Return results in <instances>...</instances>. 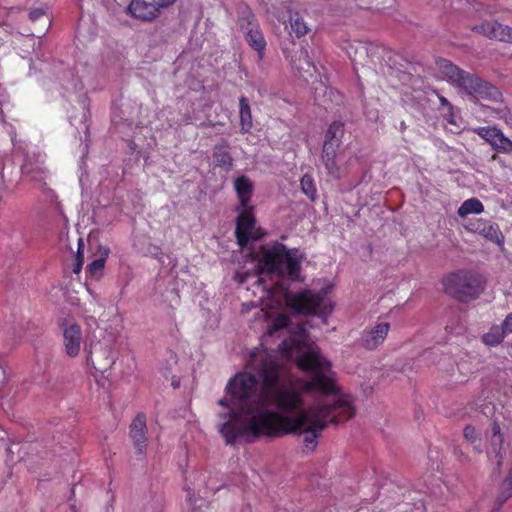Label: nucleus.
<instances>
[{"label": "nucleus", "mask_w": 512, "mask_h": 512, "mask_svg": "<svg viewBox=\"0 0 512 512\" xmlns=\"http://www.w3.org/2000/svg\"><path fill=\"white\" fill-rule=\"evenodd\" d=\"M473 132L489 143L495 151L499 153L512 152V140L506 137L499 128L491 126L476 127Z\"/></svg>", "instance_id": "obj_13"}, {"label": "nucleus", "mask_w": 512, "mask_h": 512, "mask_svg": "<svg viewBox=\"0 0 512 512\" xmlns=\"http://www.w3.org/2000/svg\"><path fill=\"white\" fill-rule=\"evenodd\" d=\"M285 300L289 308L302 315L327 317L334 308L332 302L326 300L324 293H314L311 290L288 294Z\"/></svg>", "instance_id": "obj_7"}, {"label": "nucleus", "mask_w": 512, "mask_h": 512, "mask_svg": "<svg viewBox=\"0 0 512 512\" xmlns=\"http://www.w3.org/2000/svg\"><path fill=\"white\" fill-rule=\"evenodd\" d=\"M290 30V33L294 34L297 38L305 36L309 31L307 23L298 12L290 14Z\"/></svg>", "instance_id": "obj_28"}, {"label": "nucleus", "mask_w": 512, "mask_h": 512, "mask_svg": "<svg viewBox=\"0 0 512 512\" xmlns=\"http://www.w3.org/2000/svg\"><path fill=\"white\" fill-rule=\"evenodd\" d=\"M244 38L248 45L257 52L259 59H262L264 57L267 43L261 27L258 26L253 32L245 34Z\"/></svg>", "instance_id": "obj_25"}, {"label": "nucleus", "mask_w": 512, "mask_h": 512, "mask_svg": "<svg viewBox=\"0 0 512 512\" xmlns=\"http://www.w3.org/2000/svg\"><path fill=\"white\" fill-rule=\"evenodd\" d=\"M95 354H97V352H91L88 356H87V364L90 365L93 369H95L96 371L98 372H104L106 369H108L109 367H111L112 365V360L109 359L108 357H106L104 359V362H100V361H97L95 359Z\"/></svg>", "instance_id": "obj_35"}, {"label": "nucleus", "mask_w": 512, "mask_h": 512, "mask_svg": "<svg viewBox=\"0 0 512 512\" xmlns=\"http://www.w3.org/2000/svg\"><path fill=\"white\" fill-rule=\"evenodd\" d=\"M258 375L238 373L226 385V393L237 409H231L220 417L227 418L219 429L226 444L233 445L240 438L247 443L266 437L279 438L281 433L290 432L301 425L302 418L291 419L271 409H265V398L262 392L255 395Z\"/></svg>", "instance_id": "obj_1"}, {"label": "nucleus", "mask_w": 512, "mask_h": 512, "mask_svg": "<svg viewBox=\"0 0 512 512\" xmlns=\"http://www.w3.org/2000/svg\"><path fill=\"white\" fill-rule=\"evenodd\" d=\"M234 188L239 199L240 208L250 207L249 203L253 194V183L245 175L238 177L234 181Z\"/></svg>", "instance_id": "obj_20"}, {"label": "nucleus", "mask_w": 512, "mask_h": 512, "mask_svg": "<svg viewBox=\"0 0 512 512\" xmlns=\"http://www.w3.org/2000/svg\"><path fill=\"white\" fill-rule=\"evenodd\" d=\"M344 136V123L341 121L332 122L324 137V141H330L333 143H341V139Z\"/></svg>", "instance_id": "obj_32"}, {"label": "nucleus", "mask_w": 512, "mask_h": 512, "mask_svg": "<svg viewBox=\"0 0 512 512\" xmlns=\"http://www.w3.org/2000/svg\"><path fill=\"white\" fill-rule=\"evenodd\" d=\"M512 496L511 487L502 486L500 493L498 494L494 506L492 508V512H499L503 504Z\"/></svg>", "instance_id": "obj_36"}, {"label": "nucleus", "mask_w": 512, "mask_h": 512, "mask_svg": "<svg viewBox=\"0 0 512 512\" xmlns=\"http://www.w3.org/2000/svg\"><path fill=\"white\" fill-rule=\"evenodd\" d=\"M438 98H439V101H440L441 106H443V107H447L449 111H452L453 106H452V104L448 101V99H447L446 97H444V96H442V95H439V96H438Z\"/></svg>", "instance_id": "obj_42"}, {"label": "nucleus", "mask_w": 512, "mask_h": 512, "mask_svg": "<svg viewBox=\"0 0 512 512\" xmlns=\"http://www.w3.org/2000/svg\"><path fill=\"white\" fill-rule=\"evenodd\" d=\"M84 244H83V241L82 239H79V242H78V250H77V254H76V257H75V263H74V267H73V272L78 274L81 269H82V265H83V262H84Z\"/></svg>", "instance_id": "obj_37"}, {"label": "nucleus", "mask_w": 512, "mask_h": 512, "mask_svg": "<svg viewBox=\"0 0 512 512\" xmlns=\"http://www.w3.org/2000/svg\"><path fill=\"white\" fill-rule=\"evenodd\" d=\"M339 147L340 143L324 141L321 154V159L327 173L336 178L340 177V168L336 162Z\"/></svg>", "instance_id": "obj_18"}, {"label": "nucleus", "mask_w": 512, "mask_h": 512, "mask_svg": "<svg viewBox=\"0 0 512 512\" xmlns=\"http://www.w3.org/2000/svg\"><path fill=\"white\" fill-rule=\"evenodd\" d=\"M290 319L286 315H279L273 323V327L275 330L283 329L288 326Z\"/></svg>", "instance_id": "obj_38"}, {"label": "nucleus", "mask_w": 512, "mask_h": 512, "mask_svg": "<svg viewBox=\"0 0 512 512\" xmlns=\"http://www.w3.org/2000/svg\"><path fill=\"white\" fill-rule=\"evenodd\" d=\"M442 284L446 294L461 303H468L484 292L486 280L477 272L462 269L447 274Z\"/></svg>", "instance_id": "obj_6"}, {"label": "nucleus", "mask_w": 512, "mask_h": 512, "mask_svg": "<svg viewBox=\"0 0 512 512\" xmlns=\"http://www.w3.org/2000/svg\"><path fill=\"white\" fill-rule=\"evenodd\" d=\"M463 436L468 442H470V444L473 445V449L476 453L481 454L483 452L481 448V441L478 439L476 429L473 426L467 425L463 430Z\"/></svg>", "instance_id": "obj_34"}, {"label": "nucleus", "mask_w": 512, "mask_h": 512, "mask_svg": "<svg viewBox=\"0 0 512 512\" xmlns=\"http://www.w3.org/2000/svg\"><path fill=\"white\" fill-rule=\"evenodd\" d=\"M177 0H154V3L158 6L159 11L162 9L172 6Z\"/></svg>", "instance_id": "obj_41"}, {"label": "nucleus", "mask_w": 512, "mask_h": 512, "mask_svg": "<svg viewBox=\"0 0 512 512\" xmlns=\"http://www.w3.org/2000/svg\"><path fill=\"white\" fill-rule=\"evenodd\" d=\"M256 283H258L259 285L262 284V279L259 277V275L256 277Z\"/></svg>", "instance_id": "obj_45"}, {"label": "nucleus", "mask_w": 512, "mask_h": 512, "mask_svg": "<svg viewBox=\"0 0 512 512\" xmlns=\"http://www.w3.org/2000/svg\"><path fill=\"white\" fill-rule=\"evenodd\" d=\"M239 119L241 133H249L253 127V119L249 100L245 96L239 98Z\"/></svg>", "instance_id": "obj_24"}, {"label": "nucleus", "mask_w": 512, "mask_h": 512, "mask_svg": "<svg viewBox=\"0 0 512 512\" xmlns=\"http://www.w3.org/2000/svg\"><path fill=\"white\" fill-rule=\"evenodd\" d=\"M376 49H378V47L373 43H359V45L355 48L354 55L349 52V56L354 64L363 65L365 62V57L368 56V52L375 51Z\"/></svg>", "instance_id": "obj_29"}, {"label": "nucleus", "mask_w": 512, "mask_h": 512, "mask_svg": "<svg viewBox=\"0 0 512 512\" xmlns=\"http://www.w3.org/2000/svg\"><path fill=\"white\" fill-rule=\"evenodd\" d=\"M110 249L109 247H100V257L93 260L88 266H87V272L92 277H100L102 275V271L105 266V262L109 256Z\"/></svg>", "instance_id": "obj_27"}, {"label": "nucleus", "mask_w": 512, "mask_h": 512, "mask_svg": "<svg viewBox=\"0 0 512 512\" xmlns=\"http://www.w3.org/2000/svg\"><path fill=\"white\" fill-rule=\"evenodd\" d=\"M44 15H45V11L42 8H36V9H33L30 11L29 19L32 22H35L38 19H40L41 17H43Z\"/></svg>", "instance_id": "obj_40"}, {"label": "nucleus", "mask_w": 512, "mask_h": 512, "mask_svg": "<svg viewBox=\"0 0 512 512\" xmlns=\"http://www.w3.org/2000/svg\"><path fill=\"white\" fill-rule=\"evenodd\" d=\"M484 211L483 203L477 198L465 200L458 208L457 214L461 218H465L470 214H480Z\"/></svg>", "instance_id": "obj_26"}, {"label": "nucleus", "mask_w": 512, "mask_h": 512, "mask_svg": "<svg viewBox=\"0 0 512 512\" xmlns=\"http://www.w3.org/2000/svg\"><path fill=\"white\" fill-rule=\"evenodd\" d=\"M501 326L506 335L512 334V312L506 316Z\"/></svg>", "instance_id": "obj_39"}, {"label": "nucleus", "mask_w": 512, "mask_h": 512, "mask_svg": "<svg viewBox=\"0 0 512 512\" xmlns=\"http://www.w3.org/2000/svg\"><path fill=\"white\" fill-rule=\"evenodd\" d=\"M260 252L259 275L277 276L293 282L300 279L302 256L297 248L289 249L285 244L275 242L261 246Z\"/></svg>", "instance_id": "obj_4"}, {"label": "nucleus", "mask_w": 512, "mask_h": 512, "mask_svg": "<svg viewBox=\"0 0 512 512\" xmlns=\"http://www.w3.org/2000/svg\"><path fill=\"white\" fill-rule=\"evenodd\" d=\"M492 436L490 439V447L491 450L488 453L490 456L491 454H494V457L496 459L497 466H501L503 462V456H502V445L504 442V437L501 433V428L498 422L494 421L492 424Z\"/></svg>", "instance_id": "obj_23"}, {"label": "nucleus", "mask_w": 512, "mask_h": 512, "mask_svg": "<svg viewBox=\"0 0 512 512\" xmlns=\"http://www.w3.org/2000/svg\"><path fill=\"white\" fill-rule=\"evenodd\" d=\"M390 325L386 322L375 325L372 329L365 331L362 337V345L367 350H375L386 339Z\"/></svg>", "instance_id": "obj_17"}, {"label": "nucleus", "mask_w": 512, "mask_h": 512, "mask_svg": "<svg viewBox=\"0 0 512 512\" xmlns=\"http://www.w3.org/2000/svg\"><path fill=\"white\" fill-rule=\"evenodd\" d=\"M248 365L262 382L265 409L274 406L278 410L276 412L284 416H296L301 411H309V408L303 409L302 392L292 384H282L285 369L276 355L267 350L255 349L250 354Z\"/></svg>", "instance_id": "obj_2"}, {"label": "nucleus", "mask_w": 512, "mask_h": 512, "mask_svg": "<svg viewBox=\"0 0 512 512\" xmlns=\"http://www.w3.org/2000/svg\"><path fill=\"white\" fill-rule=\"evenodd\" d=\"M242 212L236 220L235 236L237 243L241 248L248 245L252 231L256 224V219L253 215V206L241 208Z\"/></svg>", "instance_id": "obj_14"}, {"label": "nucleus", "mask_w": 512, "mask_h": 512, "mask_svg": "<svg viewBox=\"0 0 512 512\" xmlns=\"http://www.w3.org/2000/svg\"><path fill=\"white\" fill-rule=\"evenodd\" d=\"M465 229L468 232L481 235L486 240L493 242L500 247L504 246L505 237L497 223H493L482 218L471 219L465 225Z\"/></svg>", "instance_id": "obj_11"}, {"label": "nucleus", "mask_w": 512, "mask_h": 512, "mask_svg": "<svg viewBox=\"0 0 512 512\" xmlns=\"http://www.w3.org/2000/svg\"><path fill=\"white\" fill-rule=\"evenodd\" d=\"M435 65L438 72L449 83L453 84L456 78L460 75L463 69L455 65L452 61L446 58H437Z\"/></svg>", "instance_id": "obj_22"}, {"label": "nucleus", "mask_w": 512, "mask_h": 512, "mask_svg": "<svg viewBox=\"0 0 512 512\" xmlns=\"http://www.w3.org/2000/svg\"><path fill=\"white\" fill-rule=\"evenodd\" d=\"M64 338L65 351L68 356L75 357L80 352L82 341V331L80 326L75 322L73 317L68 316L59 323Z\"/></svg>", "instance_id": "obj_12"}, {"label": "nucleus", "mask_w": 512, "mask_h": 512, "mask_svg": "<svg viewBox=\"0 0 512 512\" xmlns=\"http://www.w3.org/2000/svg\"><path fill=\"white\" fill-rule=\"evenodd\" d=\"M307 338L306 329L299 327L294 337L281 343L280 349L287 357H292L294 352L303 351L302 355L297 358L296 364L304 372L314 374L321 370H329L331 368L330 361L322 357L318 348L309 345Z\"/></svg>", "instance_id": "obj_5"}, {"label": "nucleus", "mask_w": 512, "mask_h": 512, "mask_svg": "<svg viewBox=\"0 0 512 512\" xmlns=\"http://www.w3.org/2000/svg\"><path fill=\"white\" fill-rule=\"evenodd\" d=\"M503 485L511 487L512 489V469L508 472L507 476L505 477Z\"/></svg>", "instance_id": "obj_43"}, {"label": "nucleus", "mask_w": 512, "mask_h": 512, "mask_svg": "<svg viewBox=\"0 0 512 512\" xmlns=\"http://www.w3.org/2000/svg\"><path fill=\"white\" fill-rule=\"evenodd\" d=\"M127 11L132 17L144 22H152L161 14L154 2L146 0H131Z\"/></svg>", "instance_id": "obj_16"}, {"label": "nucleus", "mask_w": 512, "mask_h": 512, "mask_svg": "<svg viewBox=\"0 0 512 512\" xmlns=\"http://www.w3.org/2000/svg\"><path fill=\"white\" fill-rule=\"evenodd\" d=\"M302 192L312 201L317 198V189L314 179L309 174H304L300 180Z\"/></svg>", "instance_id": "obj_33"}, {"label": "nucleus", "mask_w": 512, "mask_h": 512, "mask_svg": "<svg viewBox=\"0 0 512 512\" xmlns=\"http://www.w3.org/2000/svg\"><path fill=\"white\" fill-rule=\"evenodd\" d=\"M506 334L501 325H493L490 330L482 337L483 342L488 346H496L500 344Z\"/></svg>", "instance_id": "obj_31"}, {"label": "nucleus", "mask_w": 512, "mask_h": 512, "mask_svg": "<svg viewBox=\"0 0 512 512\" xmlns=\"http://www.w3.org/2000/svg\"><path fill=\"white\" fill-rule=\"evenodd\" d=\"M354 415L355 407L351 405L350 401L347 398H339L333 404L310 407L309 411H301L296 416H288L291 419L302 418L301 425L290 432L281 433L279 437L302 432L303 448L307 452H312L317 447L321 432L329 423L339 424L353 418Z\"/></svg>", "instance_id": "obj_3"}, {"label": "nucleus", "mask_w": 512, "mask_h": 512, "mask_svg": "<svg viewBox=\"0 0 512 512\" xmlns=\"http://www.w3.org/2000/svg\"><path fill=\"white\" fill-rule=\"evenodd\" d=\"M146 415L138 413L129 427V436L133 442L136 453L143 458L147 449Z\"/></svg>", "instance_id": "obj_15"}, {"label": "nucleus", "mask_w": 512, "mask_h": 512, "mask_svg": "<svg viewBox=\"0 0 512 512\" xmlns=\"http://www.w3.org/2000/svg\"><path fill=\"white\" fill-rule=\"evenodd\" d=\"M303 389L307 393H316L324 396L333 395L335 398L330 404H333L335 400L339 398H347L350 403L352 399L348 395H338L339 388L336 385L334 372L331 368L329 370H321L311 375V377L303 382ZM327 403H323L326 405ZM353 406V404H351ZM322 406V404H320ZM315 407H319L316 405Z\"/></svg>", "instance_id": "obj_9"}, {"label": "nucleus", "mask_w": 512, "mask_h": 512, "mask_svg": "<svg viewBox=\"0 0 512 512\" xmlns=\"http://www.w3.org/2000/svg\"><path fill=\"white\" fill-rule=\"evenodd\" d=\"M291 65L298 71L299 75L305 79H307L308 76H312L313 72L316 71V66L310 59L306 48H301L296 52V54L291 58Z\"/></svg>", "instance_id": "obj_19"}, {"label": "nucleus", "mask_w": 512, "mask_h": 512, "mask_svg": "<svg viewBox=\"0 0 512 512\" xmlns=\"http://www.w3.org/2000/svg\"><path fill=\"white\" fill-rule=\"evenodd\" d=\"M452 86L473 98H480L492 102L502 101V93L500 90L475 73L462 70Z\"/></svg>", "instance_id": "obj_8"}, {"label": "nucleus", "mask_w": 512, "mask_h": 512, "mask_svg": "<svg viewBox=\"0 0 512 512\" xmlns=\"http://www.w3.org/2000/svg\"><path fill=\"white\" fill-rule=\"evenodd\" d=\"M218 404L220 406H223V407H226V408H229V411L232 409L230 406H229V403H228V400L226 398H222L218 401Z\"/></svg>", "instance_id": "obj_44"}, {"label": "nucleus", "mask_w": 512, "mask_h": 512, "mask_svg": "<svg viewBox=\"0 0 512 512\" xmlns=\"http://www.w3.org/2000/svg\"><path fill=\"white\" fill-rule=\"evenodd\" d=\"M213 159L216 166L221 167L226 171H230L233 167L231 154L225 148L216 147L213 152Z\"/></svg>", "instance_id": "obj_30"}, {"label": "nucleus", "mask_w": 512, "mask_h": 512, "mask_svg": "<svg viewBox=\"0 0 512 512\" xmlns=\"http://www.w3.org/2000/svg\"><path fill=\"white\" fill-rule=\"evenodd\" d=\"M471 30L489 40L512 44V27L499 19L484 20L472 26Z\"/></svg>", "instance_id": "obj_10"}, {"label": "nucleus", "mask_w": 512, "mask_h": 512, "mask_svg": "<svg viewBox=\"0 0 512 512\" xmlns=\"http://www.w3.org/2000/svg\"><path fill=\"white\" fill-rule=\"evenodd\" d=\"M237 16L238 25L244 35L253 32L260 26L256 15L247 5H242L238 8Z\"/></svg>", "instance_id": "obj_21"}]
</instances>
